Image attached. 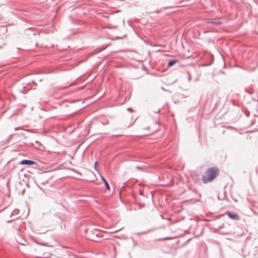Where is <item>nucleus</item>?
<instances>
[{
  "mask_svg": "<svg viewBox=\"0 0 258 258\" xmlns=\"http://www.w3.org/2000/svg\"><path fill=\"white\" fill-rule=\"evenodd\" d=\"M219 170L217 167H211L208 168L202 177V181L206 183L212 181L219 174Z\"/></svg>",
  "mask_w": 258,
  "mask_h": 258,
  "instance_id": "nucleus-1",
  "label": "nucleus"
},
{
  "mask_svg": "<svg viewBox=\"0 0 258 258\" xmlns=\"http://www.w3.org/2000/svg\"><path fill=\"white\" fill-rule=\"evenodd\" d=\"M90 237L93 241H97L99 240V238L101 237V234L100 232L97 231L96 230H94L91 232Z\"/></svg>",
  "mask_w": 258,
  "mask_h": 258,
  "instance_id": "nucleus-2",
  "label": "nucleus"
},
{
  "mask_svg": "<svg viewBox=\"0 0 258 258\" xmlns=\"http://www.w3.org/2000/svg\"><path fill=\"white\" fill-rule=\"evenodd\" d=\"M20 164L22 165H32L36 164L37 163L31 160L24 159L21 161Z\"/></svg>",
  "mask_w": 258,
  "mask_h": 258,
  "instance_id": "nucleus-3",
  "label": "nucleus"
},
{
  "mask_svg": "<svg viewBox=\"0 0 258 258\" xmlns=\"http://www.w3.org/2000/svg\"><path fill=\"white\" fill-rule=\"evenodd\" d=\"M227 214L229 218L233 220H236L238 219V216L235 213H232L230 212H227Z\"/></svg>",
  "mask_w": 258,
  "mask_h": 258,
  "instance_id": "nucleus-4",
  "label": "nucleus"
},
{
  "mask_svg": "<svg viewBox=\"0 0 258 258\" xmlns=\"http://www.w3.org/2000/svg\"><path fill=\"white\" fill-rule=\"evenodd\" d=\"M100 176L101 180H102V181L104 182V183L105 184L106 188L108 190L110 189V186H109V184L108 183V182H107V181L106 180V179L104 178V177L101 174Z\"/></svg>",
  "mask_w": 258,
  "mask_h": 258,
  "instance_id": "nucleus-5",
  "label": "nucleus"
},
{
  "mask_svg": "<svg viewBox=\"0 0 258 258\" xmlns=\"http://www.w3.org/2000/svg\"><path fill=\"white\" fill-rule=\"evenodd\" d=\"M209 24H212L215 25H219L222 24V22L219 20H213L211 21H209L207 22Z\"/></svg>",
  "mask_w": 258,
  "mask_h": 258,
  "instance_id": "nucleus-6",
  "label": "nucleus"
},
{
  "mask_svg": "<svg viewBox=\"0 0 258 258\" xmlns=\"http://www.w3.org/2000/svg\"><path fill=\"white\" fill-rule=\"evenodd\" d=\"M177 61V59H171L168 62L167 66L168 67H171L175 64Z\"/></svg>",
  "mask_w": 258,
  "mask_h": 258,
  "instance_id": "nucleus-7",
  "label": "nucleus"
},
{
  "mask_svg": "<svg viewBox=\"0 0 258 258\" xmlns=\"http://www.w3.org/2000/svg\"><path fill=\"white\" fill-rule=\"evenodd\" d=\"M97 162L95 161L94 163V169H95V171L96 172H97V173L99 174V175H101V173H100L99 169L97 167Z\"/></svg>",
  "mask_w": 258,
  "mask_h": 258,
  "instance_id": "nucleus-8",
  "label": "nucleus"
},
{
  "mask_svg": "<svg viewBox=\"0 0 258 258\" xmlns=\"http://www.w3.org/2000/svg\"><path fill=\"white\" fill-rule=\"evenodd\" d=\"M153 231V230H152V229H151V230H148V231H144V232H141V233H139L138 234V235H140V234H146L148 233H149V232H151V231Z\"/></svg>",
  "mask_w": 258,
  "mask_h": 258,
  "instance_id": "nucleus-9",
  "label": "nucleus"
},
{
  "mask_svg": "<svg viewBox=\"0 0 258 258\" xmlns=\"http://www.w3.org/2000/svg\"><path fill=\"white\" fill-rule=\"evenodd\" d=\"M187 73L188 74V81H190L191 80V75H190V74L188 72H187Z\"/></svg>",
  "mask_w": 258,
  "mask_h": 258,
  "instance_id": "nucleus-10",
  "label": "nucleus"
},
{
  "mask_svg": "<svg viewBox=\"0 0 258 258\" xmlns=\"http://www.w3.org/2000/svg\"><path fill=\"white\" fill-rule=\"evenodd\" d=\"M139 194H140V195H141V196H143V195H144V192H143V191H142V190H139Z\"/></svg>",
  "mask_w": 258,
  "mask_h": 258,
  "instance_id": "nucleus-11",
  "label": "nucleus"
},
{
  "mask_svg": "<svg viewBox=\"0 0 258 258\" xmlns=\"http://www.w3.org/2000/svg\"><path fill=\"white\" fill-rule=\"evenodd\" d=\"M171 239L170 237H165V238H163L162 240H169V239Z\"/></svg>",
  "mask_w": 258,
  "mask_h": 258,
  "instance_id": "nucleus-12",
  "label": "nucleus"
},
{
  "mask_svg": "<svg viewBox=\"0 0 258 258\" xmlns=\"http://www.w3.org/2000/svg\"><path fill=\"white\" fill-rule=\"evenodd\" d=\"M127 110L128 111H130V112H132V111H133L132 109V108H127Z\"/></svg>",
  "mask_w": 258,
  "mask_h": 258,
  "instance_id": "nucleus-13",
  "label": "nucleus"
},
{
  "mask_svg": "<svg viewBox=\"0 0 258 258\" xmlns=\"http://www.w3.org/2000/svg\"><path fill=\"white\" fill-rule=\"evenodd\" d=\"M136 168L137 169H138V170H140V169H141V168L140 166H136Z\"/></svg>",
  "mask_w": 258,
  "mask_h": 258,
  "instance_id": "nucleus-14",
  "label": "nucleus"
},
{
  "mask_svg": "<svg viewBox=\"0 0 258 258\" xmlns=\"http://www.w3.org/2000/svg\"><path fill=\"white\" fill-rule=\"evenodd\" d=\"M19 129H20V127H16V128H15V129H14V130H15V131H17V130H19Z\"/></svg>",
  "mask_w": 258,
  "mask_h": 258,
  "instance_id": "nucleus-15",
  "label": "nucleus"
},
{
  "mask_svg": "<svg viewBox=\"0 0 258 258\" xmlns=\"http://www.w3.org/2000/svg\"><path fill=\"white\" fill-rule=\"evenodd\" d=\"M72 83H70L69 85H68V86H69V85H71ZM64 87H66V86H65Z\"/></svg>",
  "mask_w": 258,
  "mask_h": 258,
  "instance_id": "nucleus-16",
  "label": "nucleus"
},
{
  "mask_svg": "<svg viewBox=\"0 0 258 258\" xmlns=\"http://www.w3.org/2000/svg\"><path fill=\"white\" fill-rule=\"evenodd\" d=\"M14 135V134H13L11 135H10V136H11V137H12V136H13Z\"/></svg>",
  "mask_w": 258,
  "mask_h": 258,
  "instance_id": "nucleus-17",
  "label": "nucleus"
}]
</instances>
